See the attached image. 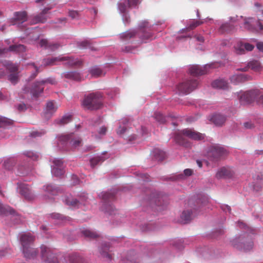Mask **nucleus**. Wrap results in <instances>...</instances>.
Listing matches in <instances>:
<instances>
[{
  "mask_svg": "<svg viewBox=\"0 0 263 263\" xmlns=\"http://www.w3.org/2000/svg\"><path fill=\"white\" fill-rule=\"evenodd\" d=\"M61 61H65L64 64L69 66H80L82 64V62L78 59L65 57L59 59Z\"/></svg>",
  "mask_w": 263,
  "mask_h": 263,
  "instance_id": "21",
  "label": "nucleus"
},
{
  "mask_svg": "<svg viewBox=\"0 0 263 263\" xmlns=\"http://www.w3.org/2000/svg\"><path fill=\"white\" fill-rule=\"evenodd\" d=\"M253 178L254 180L256 182V183L253 185L254 190L259 191L263 185V174L258 173L253 177Z\"/></svg>",
  "mask_w": 263,
  "mask_h": 263,
  "instance_id": "25",
  "label": "nucleus"
},
{
  "mask_svg": "<svg viewBox=\"0 0 263 263\" xmlns=\"http://www.w3.org/2000/svg\"><path fill=\"white\" fill-rule=\"evenodd\" d=\"M20 240L25 257L27 259L35 257L38 253L36 249H31V254L29 252L30 246L33 243L34 237L30 233L24 234L21 236Z\"/></svg>",
  "mask_w": 263,
  "mask_h": 263,
  "instance_id": "3",
  "label": "nucleus"
},
{
  "mask_svg": "<svg viewBox=\"0 0 263 263\" xmlns=\"http://www.w3.org/2000/svg\"><path fill=\"white\" fill-rule=\"evenodd\" d=\"M61 58H52L44 59L43 61V63L44 66L53 65L55 64L56 62L61 61L59 60V59Z\"/></svg>",
  "mask_w": 263,
  "mask_h": 263,
  "instance_id": "42",
  "label": "nucleus"
},
{
  "mask_svg": "<svg viewBox=\"0 0 263 263\" xmlns=\"http://www.w3.org/2000/svg\"><path fill=\"white\" fill-rule=\"evenodd\" d=\"M129 8H134L140 3V0H125Z\"/></svg>",
  "mask_w": 263,
  "mask_h": 263,
  "instance_id": "52",
  "label": "nucleus"
},
{
  "mask_svg": "<svg viewBox=\"0 0 263 263\" xmlns=\"http://www.w3.org/2000/svg\"><path fill=\"white\" fill-rule=\"evenodd\" d=\"M56 83L55 79L51 78H49L45 80L36 82L32 86L31 93L34 97L37 98L41 93L43 92L44 89V85L45 83L55 84Z\"/></svg>",
  "mask_w": 263,
  "mask_h": 263,
  "instance_id": "7",
  "label": "nucleus"
},
{
  "mask_svg": "<svg viewBox=\"0 0 263 263\" xmlns=\"http://www.w3.org/2000/svg\"><path fill=\"white\" fill-rule=\"evenodd\" d=\"M25 155L27 157L31 158L32 160L34 161L37 160L40 158V156L39 154H37V153H34L31 151L26 152L25 153Z\"/></svg>",
  "mask_w": 263,
  "mask_h": 263,
  "instance_id": "49",
  "label": "nucleus"
},
{
  "mask_svg": "<svg viewBox=\"0 0 263 263\" xmlns=\"http://www.w3.org/2000/svg\"><path fill=\"white\" fill-rule=\"evenodd\" d=\"M248 66L255 72H260L262 69V67L258 61H252L248 63Z\"/></svg>",
  "mask_w": 263,
  "mask_h": 263,
  "instance_id": "30",
  "label": "nucleus"
},
{
  "mask_svg": "<svg viewBox=\"0 0 263 263\" xmlns=\"http://www.w3.org/2000/svg\"><path fill=\"white\" fill-rule=\"evenodd\" d=\"M192 219V211L189 210L184 211L181 216L180 221L183 224L189 222Z\"/></svg>",
  "mask_w": 263,
  "mask_h": 263,
  "instance_id": "28",
  "label": "nucleus"
},
{
  "mask_svg": "<svg viewBox=\"0 0 263 263\" xmlns=\"http://www.w3.org/2000/svg\"><path fill=\"white\" fill-rule=\"evenodd\" d=\"M155 119L160 123H164L166 122V117L159 112H156L154 114Z\"/></svg>",
  "mask_w": 263,
  "mask_h": 263,
  "instance_id": "47",
  "label": "nucleus"
},
{
  "mask_svg": "<svg viewBox=\"0 0 263 263\" xmlns=\"http://www.w3.org/2000/svg\"><path fill=\"white\" fill-rule=\"evenodd\" d=\"M50 9L49 8H45L40 14L33 16L31 21V24L45 23L48 18L47 14Z\"/></svg>",
  "mask_w": 263,
  "mask_h": 263,
  "instance_id": "13",
  "label": "nucleus"
},
{
  "mask_svg": "<svg viewBox=\"0 0 263 263\" xmlns=\"http://www.w3.org/2000/svg\"><path fill=\"white\" fill-rule=\"evenodd\" d=\"M255 21L253 18H245L244 20V28L248 30L253 31L254 29Z\"/></svg>",
  "mask_w": 263,
  "mask_h": 263,
  "instance_id": "31",
  "label": "nucleus"
},
{
  "mask_svg": "<svg viewBox=\"0 0 263 263\" xmlns=\"http://www.w3.org/2000/svg\"><path fill=\"white\" fill-rule=\"evenodd\" d=\"M235 30V27L234 25L229 23L222 24L219 28V31L221 33H229Z\"/></svg>",
  "mask_w": 263,
  "mask_h": 263,
  "instance_id": "29",
  "label": "nucleus"
},
{
  "mask_svg": "<svg viewBox=\"0 0 263 263\" xmlns=\"http://www.w3.org/2000/svg\"><path fill=\"white\" fill-rule=\"evenodd\" d=\"M44 132L42 133L38 131H33L30 133V135L32 137H36L41 136L42 134H44Z\"/></svg>",
  "mask_w": 263,
  "mask_h": 263,
  "instance_id": "59",
  "label": "nucleus"
},
{
  "mask_svg": "<svg viewBox=\"0 0 263 263\" xmlns=\"http://www.w3.org/2000/svg\"><path fill=\"white\" fill-rule=\"evenodd\" d=\"M233 172L229 167H223L220 168L216 174L217 179L230 178L233 175Z\"/></svg>",
  "mask_w": 263,
  "mask_h": 263,
  "instance_id": "19",
  "label": "nucleus"
},
{
  "mask_svg": "<svg viewBox=\"0 0 263 263\" xmlns=\"http://www.w3.org/2000/svg\"><path fill=\"white\" fill-rule=\"evenodd\" d=\"M212 86L217 89H227L229 88L228 82L223 79L215 80L212 82Z\"/></svg>",
  "mask_w": 263,
  "mask_h": 263,
  "instance_id": "27",
  "label": "nucleus"
},
{
  "mask_svg": "<svg viewBox=\"0 0 263 263\" xmlns=\"http://www.w3.org/2000/svg\"><path fill=\"white\" fill-rule=\"evenodd\" d=\"M69 261L70 263H87L82 256L77 254L71 255Z\"/></svg>",
  "mask_w": 263,
  "mask_h": 263,
  "instance_id": "33",
  "label": "nucleus"
},
{
  "mask_svg": "<svg viewBox=\"0 0 263 263\" xmlns=\"http://www.w3.org/2000/svg\"><path fill=\"white\" fill-rule=\"evenodd\" d=\"M252 80L253 78L251 76L245 74H234L230 78L231 83L234 84L244 83Z\"/></svg>",
  "mask_w": 263,
  "mask_h": 263,
  "instance_id": "16",
  "label": "nucleus"
},
{
  "mask_svg": "<svg viewBox=\"0 0 263 263\" xmlns=\"http://www.w3.org/2000/svg\"><path fill=\"white\" fill-rule=\"evenodd\" d=\"M186 138L194 140H201L204 138V135L191 128H185L175 134L176 142L180 145L189 147L191 146V143Z\"/></svg>",
  "mask_w": 263,
  "mask_h": 263,
  "instance_id": "1",
  "label": "nucleus"
},
{
  "mask_svg": "<svg viewBox=\"0 0 263 263\" xmlns=\"http://www.w3.org/2000/svg\"><path fill=\"white\" fill-rule=\"evenodd\" d=\"M9 80L13 84H16L18 81V76L16 73H11L9 76Z\"/></svg>",
  "mask_w": 263,
  "mask_h": 263,
  "instance_id": "53",
  "label": "nucleus"
},
{
  "mask_svg": "<svg viewBox=\"0 0 263 263\" xmlns=\"http://www.w3.org/2000/svg\"><path fill=\"white\" fill-rule=\"evenodd\" d=\"M13 121L8 118L0 117V127H3L7 125L12 124Z\"/></svg>",
  "mask_w": 263,
  "mask_h": 263,
  "instance_id": "50",
  "label": "nucleus"
},
{
  "mask_svg": "<svg viewBox=\"0 0 263 263\" xmlns=\"http://www.w3.org/2000/svg\"><path fill=\"white\" fill-rule=\"evenodd\" d=\"M82 105L85 109L95 110L101 108L103 106V96L101 92L91 93L85 96Z\"/></svg>",
  "mask_w": 263,
  "mask_h": 263,
  "instance_id": "2",
  "label": "nucleus"
},
{
  "mask_svg": "<svg viewBox=\"0 0 263 263\" xmlns=\"http://www.w3.org/2000/svg\"><path fill=\"white\" fill-rule=\"evenodd\" d=\"M210 66V65H206L204 67H201L199 65H192L189 69V73L193 76L203 75L206 73L207 68Z\"/></svg>",
  "mask_w": 263,
  "mask_h": 263,
  "instance_id": "17",
  "label": "nucleus"
},
{
  "mask_svg": "<svg viewBox=\"0 0 263 263\" xmlns=\"http://www.w3.org/2000/svg\"><path fill=\"white\" fill-rule=\"evenodd\" d=\"M72 120V116L71 115L64 116L61 119L57 120L56 123L60 125H64L70 122Z\"/></svg>",
  "mask_w": 263,
  "mask_h": 263,
  "instance_id": "37",
  "label": "nucleus"
},
{
  "mask_svg": "<svg viewBox=\"0 0 263 263\" xmlns=\"http://www.w3.org/2000/svg\"><path fill=\"white\" fill-rule=\"evenodd\" d=\"M256 46L259 51L263 52V42L257 43Z\"/></svg>",
  "mask_w": 263,
  "mask_h": 263,
  "instance_id": "62",
  "label": "nucleus"
},
{
  "mask_svg": "<svg viewBox=\"0 0 263 263\" xmlns=\"http://www.w3.org/2000/svg\"><path fill=\"white\" fill-rule=\"evenodd\" d=\"M14 212V210L9 206L4 205L0 202V214L2 215H7L8 214H12Z\"/></svg>",
  "mask_w": 263,
  "mask_h": 263,
  "instance_id": "35",
  "label": "nucleus"
},
{
  "mask_svg": "<svg viewBox=\"0 0 263 263\" xmlns=\"http://www.w3.org/2000/svg\"><path fill=\"white\" fill-rule=\"evenodd\" d=\"M243 125H244L245 127L247 129H251L254 127L253 124H252L250 122H247L244 123Z\"/></svg>",
  "mask_w": 263,
  "mask_h": 263,
  "instance_id": "60",
  "label": "nucleus"
},
{
  "mask_svg": "<svg viewBox=\"0 0 263 263\" xmlns=\"http://www.w3.org/2000/svg\"><path fill=\"white\" fill-rule=\"evenodd\" d=\"M100 196L101 198L104 200V204L103 207V210H104L105 212L109 213V214H113L114 211L115 210L114 207L111 204H108L106 203L108 200H112L115 198V193H109V192H104L101 193Z\"/></svg>",
  "mask_w": 263,
  "mask_h": 263,
  "instance_id": "10",
  "label": "nucleus"
},
{
  "mask_svg": "<svg viewBox=\"0 0 263 263\" xmlns=\"http://www.w3.org/2000/svg\"><path fill=\"white\" fill-rule=\"evenodd\" d=\"M192 174H193V170L191 169L187 168L184 171V174L186 176H190L192 175Z\"/></svg>",
  "mask_w": 263,
  "mask_h": 263,
  "instance_id": "61",
  "label": "nucleus"
},
{
  "mask_svg": "<svg viewBox=\"0 0 263 263\" xmlns=\"http://www.w3.org/2000/svg\"><path fill=\"white\" fill-rule=\"evenodd\" d=\"M17 108L19 111H24L27 109V106L24 103H21L17 106Z\"/></svg>",
  "mask_w": 263,
  "mask_h": 263,
  "instance_id": "58",
  "label": "nucleus"
},
{
  "mask_svg": "<svg viewBox=\"0 0 263 263\" xmlns=\"http://www.w3.org/2000/svg\"><path fill=\"white\" fill-rule=\"evenodd\" d=\"M43 190L45 192V196L48 198H50L52 195H55L58 193V188L50 184L47 185L43 187Z\"/></svg>",
  "mask_w": 263,
  "mask_h": 263,
  "instance_id": "26",
  "label": "nucleus"
},
{
  "mask_svg": "<svg viewBox=\"0 0 263 263\" xmlns=\"http://www.w3.org/2000/svg\"><path fill=\"white\" fill-rule=\"evenodd\" d=\"M42 259L45 263H58V259L55 253L50 248L44 245L41 247Z\"/></svg>",
  "mask_w": 263,
  "mask_h": 263,
  "instance_id": "6",
  "label": "nucleus"
},
{
  "mask_svg": "<svg viewBox=\"0 0 263 263\" xmlns=\"http://www.w3.org/2000/svg\"><path fill=\"white\" fill-rule=\"evenodd\" d=\"M128 120L126 118L123 119L120 121V125H119L118 129H117V133L118 135H121L125 132V131L126 130V127L124 126H122L121 124H122L123 125L126 124V123H128Z\"/></svg>",
  "mask_w": 263,
  "mask_h": 263,
  "instance_id": "39",
  "label": "nucleus"
},
{
  "mask_svg": "<svg viewBox=\"0 0 263 263\" xmlns=\"http://www.w3.org/2000/svg\"><path fill=\"white\" fill-rule=\"evenodd\" d=\"M18 192L26 199L31 200L34 198V195L32 193L29 186L24 183H17Z\"/></svg>",
  "mask_w": 263,
  "mask_h": 263,
  "instance_id": "11",
  "label": "nucleus"
},
{
  "mask_svg": "<svg viewBox=\"0 0 263 263\" xmlns=\"http://www.w3.org/2000/svg\"><path fill=\"white\" fill-rule=\"evenodd\" d=\"M5 66L10 72L16 73L18 70V66L10 62L7 63Z\"/></svg>",
  "mask_w": 263,
  "mask_h": 263,
  "instance_id": "46",
  "label": "nucleus"
},
{
  "mask_svg": "<svg viewBox=\"0 0 263 263\" xmlns=\"http://www.w3.org/2000/svg\"><path fill=\"white\" fill-rule=\"evenodd\" d=\"M58 139L61 144L69 142L73 148H77L81 145L82 140L80 138H76L73 133L59 136Z\"/></svg>",
  "mask_w": 263,
  "mask_h": 263,
  "instance_id": "9",
  "label": "nucleus"
},
{
  "mask_svg": "<svg viewBox=\"0 0 263 263\" xmlns=\"http://www.w3.org/2000/svg\"><path fill=\"white\" fill-rule=\"evenodd\" d=\"M203 22L202 21H193L192 23L189 25L187 29L189 30H193L197 26L202 24Z\"/></svg>",
  "mask_w": 263,
  "mask_h": 263,
  "instance_id": "48",
  "label": "nucleus"
},
{
  "mask_svg": "<svg viewBox=\"0 0 263 263\" xmlns=\"http://www.w3.org/2000/svg\"><path fill=\"white\" fill-rule=\"evenodd\" d=\"M239 239H236L234 240L233 244L234 247L237 248L243 249L244 251H249L250 250L253 246V243L251 240H249L248 241H246L243 239H241V242H240V244L235 243V242H237Z\"/></svg>",
  "mask_w": 263,
  "mask_h": 263,
  "instance_id": "18",
  "label": "nucleus"
},
{
  "mask_svg": "<svg viewBox=\"0 0 263 263\" xmlns=\"http://www.w3.org/2000/svg\"><path fill=\"white\" fill-rule=\"evenodd\" d=\"M235 52L238 54H242L245 53V48L243 43L242 42H239L235 46Z\"/></svg>",
  "mask_w": 263,
  "mask_h": 263,
  "instance_id": "44",
  "label": "nucleus"
},
{
  "mask_svg": "<svg viewBox=\"0 0 263 263\" xmlns=\"http://www.w3.org/2000/svg\"><path fill=\"white\" fill-rule=\"evenodd\" d=\"M27 20V14L25 11L15 12L14 13V17L9 20L10 25H19Z\"/></svg>",
  "mask_w": 263,
  "mask_h": 263,
  "instance_id": "12",
  "label": "nucleus"
},
{
  "mask_svg": "<svg viewBox=\"0 0 263 263\" xmlns=\"http://www.w3.org/2000/svg\"><path fill=\"white\" fill-rule=\"evenodd\" d=\"M69 16L72 19H77L79 17V13L77 11L70 10Z\"/></svg>",
  "mask_w": 263,
  "mask_h": 263,
  "instance_id": "55",
  "label": "nucleus"
},
{
  "mask_svg": "<svg viewBox=\"0 0 263 263\" xmlns=\"http://www.w3.org/2000/svg\"><path fill=\"white\" fill-rule=\"evenodd\" d=\"M227 154V151L219 145L212 146L208 151V157L212 161H217Z\"/></svg>",
  "mask_w": 263,
  "mask_h": 263,
  "instance_id": "5",
  "label": "nucleus"
},
{
  "mask_svg": "<svg viewBox=\"0 0 263 263\" xmlns=\"http://www.w3.org/2000/svg\"><path fill=\"white\" fill-rule=\"evenodd\" d=\"M153 154L155 158L158 161L163 160L166 157L165 152L158 148L154 149Z\"/></svg>",
  "mask_w": 263,
  "mask_h": 263,
  "instance_id": "32",
  "label": "nucleus"
},
{
  "mask_svg": "<svg viewBox=\"0 0 263 263\" xmlns=\"http://www.w3.org/2000/svg\"><path fill=\"white\" fill-rule=\"evenodd\" d=\"M39 44L41 47H44L46 49H48L51 51H54L60 46V44L58 43H48V41L45 39L41 40L39 42Z\"/></svg>",
  "mask_w": 263,
  "mask_h": 263,
  "instance_id": "24",
  "label": "nucleus"
},
{
  "mask_svg": "<svg viewBox=\"0 0 263 263\" xmlns=\"http://www.w3.org/2000/svg\"><path fill=\"white\" fill-rule=\"evenodd\" d=\"M15 164L14 159L13 158H10L6 160L4 163V166L5 168L8 170H10L12 168V167Z\"/></svg>",
  "mask_w": 263,
  "mask_h": 263,
  "instance_id": "45",
  "label": "nucleus"
},
{
  "mask_svg": "<svg viewBox=\"0 0 263 263\" xmlns=\"http://www.w3.org/2000/svg\"><path fill=\"white\" fill-rule=\"evenodd\" d=\"M65 77L66 78L75 81H81L82 80V77L81 74L76 71L68 72L65 74Z\"/></svg>",
  "mask_w": 263,
  "mask_h": 263,
  "instance_id": "34",
  "label": "nucleus"
},
{
  "mask_svg": "<svg viewBox=\"0 0 263 263\" xmlns=\"http://www.w3.org/2000/svg\"><path fill=\"white\" fill-rule=\"evenodd\" d=\"M198 84V83L196 79H187L178 84L177 89L180 93L187 95L196 89Z\"/></svg>",
  "mask_w": 263,
  "mask_h": 263,
  "instance_id": "4",
  "label": "nucleus"
},
{
  "mask_svg": "<svg viewBox=\"0 0 263 263\" xmlns=\"http://www.w3.org/2000/svg\"><path fill=\"white\" fill-rule=\"evenodd\" d=\"M53 165L51 170L52 174L57 177L61 176L64 174L63 162L61 160L55 159L53 161Z\"/></svg>",
  "mask_w": 263,
  "mask_h": 263,
  "instance_id": "15",
  "label": "nucleus"
},
{
  "mask_svg": "<svg viewBox=\"0 0 263 263\" xmlns=\"http://www.w3.org/2000/svg\"><path fill=\"white\" fill-rule=\"evenodd\" d=\"M82 233L86 237L89 238H96L99 236V234L96 232H93L89 230H84L82 231Z\"/></svg>",
  "mask_w": 263,
  "mask_h": 263,
  "instance_id": "40",
  "label": "nucleus"
},
{
  "mask_svg": "<svg viewBox=\"0 0 263 263\" xmlns=\"http://www.w3.org/2000/svg\"><path fill=\"white\" fill-rule=\"evenodd\" d=\"M126 3H127L126 2ZM118 8L120 10V11L122 13H125L126 12L127 10V8H129L128 7V4H125L124 3H120L119 4Z\"/></svg>",
  "mask_w": 263,
  "mask_h": 263,
  "instance_id": "51",
  "label": "nucleus"
},
{
  "mask_svg": "<svg viewBox=\"0 0 263 263\" xmlns=\"http://www.w3.org/2000/svg\"><path fill=\"white\" fill-rule=\"evenodd\" d=\"M2 51L0 54L6 52L8 51H14L16 52H23L25 51L26 47L24 45L22 44L12 45L9 46L8 49H0Z\"/></svg>",
  "mask_w": 263,
  "mask_h": 263,
  "instance_id": "23",
  "label": "nucleus"
},
{
  "mask_svg": "<svg viewBox=\"0 0 263 263\" xmlns=\"http://www.w3.org/2000/svg\"><path fill=\"white\" fill-rule=\"evenodd\" d=\"M100 253L103 257L106 258L109 260L112 258V256L109 253V249L107 246H104L101 249Z\"/></svg>",
  "mask_w": 263,
  "mask_h": 263,
  "instance_id": "41",
  "label": "nucleus"
},
{
  "mask_svg": "<svg viewBox=\"0 0 263 263\" xmlns=\"http://www.w3.org/2000/svg\"><path fill=\"white\" fill-rule=\"evenodd\" d=\"M87 198L85 195L80 196L79 199H70L68 198L66 199V203L67 205L71 206L73 208H79L82 205H85L86 204V201Z\"/></svg>",
  "mask_w": 263,
  "mask_h": 263,
  "instance_id": "14",
  "label": "nucleus"
},
{
  "mask_svg": "<svg viewBox=\"0 0 263 263\" xmlns=\"http://www.w3.org/2000/svg\"><path fill=\"white\" fill-rule=\"evenodd\" d=\"M260 94L259 89H252L241 92L239 95V99L241 103H251L253 102Z\"/></svg>",
  "mask_w": 263,
  "mask_h": 263,
  "instance_id": "8",
  "label": "nucleus"
},
{
  "mask_svg": "<svg viewBox=\"0 0 263 263\" xmlns=\"http://www.w3.org/2000/svg\"><path fill=\"white\" fill-rule=\"evenodd\" d=\"M18 175L25 176L28 174V170L23 166H20L18 167Z\"/></svg>",
  "mask_w": 263,
  "mask_h": 263,
  "instance_id": "54",
  "label": "nucleus"
},
{
  "mask_svg": "<svg viewBox=\"0 0 263 263\" xmlns=\"http://www.w3.org/2000/svg\"><path fill=\"white\" fill-rule=\"evenodd\" d=\"M210 121L212 122L216 126H222L226 121V117L220 114H216L211 116Z\"/></svg>",
  "mask_w": 263,
  "mask_h": 263,
  "instance_id": "20",
  "label": "nucleus"
},
{
  "mask_svg": "<svg viewBox=\"0 0 263 263\" xmlns=\"http://www.w3.org/2000/svg\"><path fill=\"white\" fill-rule=\"evenodd\" d=\"M243 46L245 51L247 50L248 51H252L254 48L253 45L249 43H243Z\"/></svg>",
  "mask_w": 263,
  "mask_h": 263,
  "instance_id": "57",
  "label": "nucleus"
},
{
  "mask_svg": "<svg viewBox=\"0 0 263 263\" xmlns=\"http://www.w3.org/2000/svg\"><path fill=\"white\" fill-rule=\"evenodd\" d=\"M257 103L259 105L263 106V95L260 96L257 100Z\"/></svg>",
  "mask_w": 263,
  "mask_h": 263,
  "instance_id": "64",
  "label": "nucleus"
},
{
  "mask_svg": "<svg viewBox=\"0 0 263 263\" xmlns=\"http://www.w3.org/2000/svg\"><path fill=\"white\" fill-rule=\"evenodd\" d=\"M106 159V158L102 156L95 157L90 160L91 165L93 167L100 163L103 162Z\"/></svg>",
  "mask_w": 263,
  "mask_h": 263,
  "instance_id": "38",
  "label": "nucleus"
},
{
  "mask_svg": "<svg viewBox=\"0 0 263 263\" xmlns=\"http://www.w3.org/2000/svg\"><path fill=\"white\" fill-rule=\"evenodd\" d=\"M89 72L91 74L92 77L95 78L101 77L104 74L103 71L100 68L97 66L91 68L89 70Z\"/></svg>",
  "mask_w": 263,
  "mask_h": 263,
  "instance_id": "36",
  "label": "nucleus"
},
{
  "mask_svg": "<svg viewBox=\"0 0 263 263\" xmlns=\"http://www.w3.org/2000/svg\"><path fill=\"white\" fill-rule=\"evenodd\" d=\"M257 103L259 105L263 106V95L260 96L257 100Z\"/></svg>",
  "mask_w": 263,
  "mask_h": 263,
  "instance_id": "63",
  "label": "nucleus"
},
{
  "mask_svg": "<svg viewBox=\"0 0 263 263\" xmlns=\"http://www.w3.org/2000/svg\"><path fill=\"white\" fill-rule=\"evenodd\" d=\"M135 35V32L134 31H130L122 33L120 35L121 39L123 41H127L132 38Z\"/></svg>",
  "mask_w": 263,
  "mask_h": 263,
  "instance_id": "43",
  "label": "nucleus"
},
{
  "mask_svg": "<svg viewBox=\"0 0 263 263\" xmlns=\"http://www.w3.org/2000/svg\"><path fill=\"white\" fill-rule=\"evenodd\" d=\"M254 6L257 11L259 12L260 13V14H263L262 7L260 3L258 2L255 3Z\"/></svg>",
  "mask_w": 263,
  "mask_h": 263,
  "instance_id": "56",
  "label": "nucleus"
},
{
  "mask_svg": "<svg viewBox=\"0 0 263 263\" xmlns=\"http://www.w3.org/2000/svg\"><path fill=\"white\" fill-rule=\"evenodd\" d=\"M58 108V107L54 102L48 101L46 104L45 115L47 117L52 116L57 111Z\"/></svg>",
  "mask_w": 263,
  "mask_h": 263,
  "instance_id": "22",
  "label": "nucleus"
}]
</instances>
